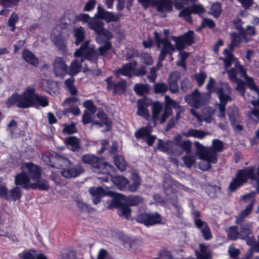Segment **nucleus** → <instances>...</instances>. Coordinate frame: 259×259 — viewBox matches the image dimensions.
<instances>
[{
  "mask_svg": "<svg viewBox=\"0 0 259 259\" xmlns=\"http://www.w3.org/2000/svg\"><path fill=\"white\" fill-rule=\"evenodd\" d=\"M21 172L17 175L15 183L22 187L33 189H38L46 190L49 188L48 182L41 179V170L39 166L31 162H24L21 164Z\"/></svg>",
  "mask_w": 259,
  "mask_h": 259,
  "instance_id": "1",
  "label": "nucleus"
},
{
  "mask_svg": "<svg viewBox=\"0 0 259 259\" xmlns=\"http://www.w3.org/2000/svg\"><path fill=\"white\" fill-rule=\"evenodd\" d=\"M224 54L225 58L223 59V61L226 69L229 68L233 62L235 63V68L228 71V76L230 80L235 82L237 81L238 79L236 77L237 71L240 74L241 76L244 77L251 90V92L248 95V100H250L253 106H259V89L255 84L252 79L246 75L243 67L235 60L233 55L229 50H225Z\"/></svg>",
  "mask_w": 259,
  "mask_h": 259,
  "instance_id": "2",
  "label": "nucleus"
},
{
  "mask_svg": "<svg viewBox=\"0 0 259 259\" xmlns=\"http://www.w3.org/2000/svg\"><path fill=\"white\" fill-rule=\"evenodd\" d=\"M35 88L33 86L27 87L21 94H14L7 100V105L9 107L15 104L22 108H27L31 107H42L49 105L48 98L41 95L35 93Z\"/></svg>",
  "mask_w": 259,
  "mask_h": 259,
  "instance_id": "3",
  "label": "nucleus"
},
{
  "mask_svg": "<svg viewBox=\"0 0 259 259\" xmlns=\"http://www.w3.org/2000/svg\"><path fill=\"white\" fill-rule=\"evenodd\" d=\"M194 145L196 148V155L201 160L199 166L202 170H208L211 167V163H217V153L224 149L223 143L218 139L212 140L211 147H205L198 142H195Z\"/></svg>",
  "mask_w": 259,
  "mask_h": 259,
  "instance_id": "4",
  "label": "nucleus"
},
{
  "mask_svg": "<svg viewBox=\"0 0 259 259\" xmlns=\"http://www.w3.org/2000/svg\"><path fill=\"white\" fill-rule=\"evenodd\" d=\"M43 160L53 167H62L61 175L66 178H72L78 176L83 172V167L80 165L71 166L70 161L55 153H46L42 155Z\"/></svg>",
  "mask_w": 259,
  "mask_h": 259,
  "instance_id": "5",
  "label": "nucleus"
},
{
  "mask_svg": "<svg viewBox=\"0 0 259 259\" xmlns=\"http://www.w3.org/2000/svg\"><path fill=\"white\" fill-rule=\"evenodd\" d=\"M74 57L78 59L72 61L68 69L67 73L71 76H74L79 73L81 69V63L85 59L91 61L97 59L98 55L94 51V48L91 46L89 41H85L74 53Z\"/></svg>",
  "mask_w": 259,
  "mask_h": 259,
  "instance_id": "6",
  "label": "nucleus"
},
{
  "mask_svg": "<svg viewBox=\"0 0 259 259\" xmlns=\"http://www.w3.org/2000/svg\"><path fill=\"white\" fill-rule=\"evenodd\" d=\"M215 80L209 77L208 82L206 85V88L209 95L213 92H216L220 101L218 105L219 113L218 116L221 119L225 117V106L229 101L231 100L230 94V88L227 83H220L217 85V89L214 88Z\"/></svg>",
  "mask_w": 259,
  "mask_h": 259,
  "instance_id": "7",
  "label": "nucleus"
},
{
  "mask_svg": "<svg viewBox=\"0 0 259 259\" xmlns=\"http://www.w3.org/2000/svg\"><path fill=\"white\" fill-rule=\"evenodd\" d=\"M248 179H250L253 184L255 185L257 190L259 192V166L256 174H254V168L253 167H248L239 170L231 181L229 189L231 192L235 191L246 183Z\"/></svg>",
  "mask_w": 259,
  "mask_h": 259,
  "instance_id": "8",
  "label": "nucleus"
},
{
  "mask_svg": "<svg viewBox=\"0 0 259 259\" xmlns=\"http://www.w3.org/2000/svg\"><path fill=\"white\" fill-rule=\"evenodd\" d=\"M81 159L84 163L90 164L94 168L96 173L109 174L113 171V167L109 163L99 159L93 155L86 154L82 156Z\"/></svg>",
  "mask_w": 259,
  "mask_h": 259,
  "instance_id": "9",
  "label": "nucleus"
},
{
  "mask_svg": "<svg viewBox=\"0 0 259 259\" xmlns=\"http://www.w3.org/2000/svg\"><path fill=\"white\" fill-rule=\"evenodd\" d=\"M154 35L157 47L161 49L159 59L156 64V69H158L162 66V62L166 55L167 54L171 55L172 53L175 51V48L166 38L160 39L157 32L155 31Z\"/></svg>",
  "mask_w": 259,
  "mask_h": 259,
  "instance_id": "10",
  "label": "nucleus"
},
{
  "mask_svg": "<svg viewBox=\"0 0 259 259\" xmlns=\"http://www.w3.org/2000/svg\"><path fill=\"white\" fill-rule=\"evenodd\" d=\"M90 112L84 111L82 117V121L83 124H86L90 122H92V125H96L99 127L105 125L106 127V131H108L111 127V121L107 117L103 110H99L97 114V117L100 120L99 121H93V114Z\"/></svg>",
  "mask_w": 259,
  "mask_h": 259,
  "instance_id": "11",
  "label": "nucleus"
},
{
  "mask_svg": "<svg viewBox=\"0 0 259 259\" xmlns=\"http://www.w3.org/2000/svg\"><path fill=\"white\" fill-rule=\"evenodd\" d=\"M172 113L171 109L164 107L159 102H154L152 104V118L155 124V122L159 120L161 123L164 122L166 118Z\"/></svg>",
  "mask_w": 259,
  "mask_h": 259,
  "instance_id": "12",
  "label": "nucleus"
},
{
  "mask_svg": "<svg viewBox=\"0 0 259 259\" xmlns=\"http://www.w3.org/2000/svg\"><path fill=\"white\" fill-rule=\"evenodd\" d=\"M89 192L93 197V200L95 204L98 203L100 201L101 199L106 195L113 197V198L112 200V202H119L116 198L122 199L123 197V196L121 194H116L108 190H105L100 187L90 188Z\"/></svg>",
  "mask_w": 259,
  "mask_h": 259,
  "instance_id": "13",
  "label": "nucleus"
},
{
  "mask_svg": "<svg viewBox=\"0 0 259 259\" xmlns=\"http://www.w3.org/2000/svg\"><path fill=\"white\" fill-rule=\"evenodd\" d=\"M209 95L207 93H200L196 89L190 95L185 97V101L191 106L198 108L208 99Z\"/></svg>",
  "mask_w": 259,
  "mask_h": 259,
  "instance_id": "14",
  "label": "nucleus"
},
{
  "mask_svg": "<svg viewBox=\"0 0 259 259\" xmlns=\"http://www.w3.org/2000/svg\"><path fill=\"white\" fill-rule=\"evenodd\" d=\"M244 203L247 204L245 208L239 214L238 218L242 220L249 215L252 210L253 206L255 202V193L252 192L242 196Z\"/></svg>",
  "mask_w": 259,
  "mask_h": 259,
  "instance_id": "15",
  "label": "nucleus"
},
{
  "mask_svg": "<svg viewBox=\"0 0 259 259\" xmlns=\"http://www.w3.org/2000/svg\"><path fill=\"white\" fill-rule=\"evenodd\" d=\"M172 40L175 42V49L183 50L186 46H190L194 43V32L189 31L180 37H172Z\"/></svg>",
  "mask_w": 259,
  "mask_h": 259,
  "instance_id": "16",
  "label": "nucleus"
},
{
  "mask_svg": "<svg viewBox=\"0 0 259 259\" xmlns=\"http://www.w3.org/2000/svg\"><path fill=\"white\" fill-rule=\"evenodd\" d=\"M137 220L146 226L155 225L161 221L160 215L157 212L141 214L137 217Z\"/></svg>",
  "mask_w": 259,
  "mask_h": 259,
  "instance_id": "17",
  "label": "nucleus"
},
{
  "mask_svg": "<svg viewBox=\"0 0 259 259\" xmlns=\"http://www.w3.org/2000/svg\"><path fill=\"white\" fill-rule=\"evenodd\" d=\"M122 16V15L121 13L115 14L113 13L106 11L100 6H98L97 12L95 15L96 17L99 19L105 20L108 22L111 21H117L120 19Z\"/></svg>",
  "mask_w": 259,
  "mask_h": 259,
  "instance_id": "18",
  "label": "nucleus"
},
{
  "mask_svg": "<svg viewBox=\"0 0 259 259\" xmlns=\"http://www.w3.org/2000/svg\"><path fill=\"white\" fill-rule=\"evenodd\" d=\"M54 72L57 76L63 77L68 72V66L61 57H56L54 61Z\"/></svg>",
  "mask_w": 259,
  "mask_h": 259,
  "instance_id": "19",
  "label": "nucleus"
},
{
  "mask_svg": "<svg viewBox=\"0 0 259 259\" xmlns=\"http://www.w3.org/2000/svg\"><path fill=\"white\" fill-rule=\"evenodd\" d=\"M107 83V89L112 90L114 94L123 93L126 88V82L124 80L118 81H113L111 77L106 79Z\"/></svg>",
  "mask_w": 259,
  "mask_h": 259,
  "instance_id": "20",
  "label": "nucleus"
},
{
  "mask_svg": "<svg viewBox=\"0 0 259 259\" xmlns=\"http://www.w3.org/2000/svg\"><path fill=\"white\" fill-rule=\"evenodd\" d=\"M250 40V38L246 37L244 29L241 27L239 29L238 34H234L232 35V42L229 46L230 49L233 50L235 47L238 46L241 43H247Z\"/></svg>",
  "mask_w": 259,
  "mask_h": 259,
  "instance_id": "21",
  "label": "nucleus"
},
{
  "mask_svg": "<svg viewBox=\"0 0 259 259\" xmlns=\"http://www.w3.org/2000/svg\"><path fill=\"white\" fill-rule=\"evenodd\" d=\"M111 179L112 182L120 189L122 190L128 184V180L125 177L121 176H116L112 177L110 175L105 176L102 177H99V179L101 180L102 182H107L109 179Z\"/></svg>",
  "mask_w": 259,
  "mask_h": 259,
  "instance_id": "22",
  "label": "nucleus"
},
{
  "mask_svg": "<svg viewBox=\"0 0 259 259\" xmlns=\"http://www.w3.org/2000/svg\"><path fill=\"white\" fill-rule=\"evenodd\" d=\"M59 27L54 28L51 34V39L56 46L59 49H63L66 45L65 39L63 38L62 32Z\"/></svg>",
  "mask_w": 259,
  "mask_h": 259,
  "instance_id": "23",
  "label": "nucleus"
},
{
  "mask_svg": "<svg viewBox=\"0 0 259 259\" xmlns=\"http://www.w3.org/2000/svg\"><path fill=\"white\" fill-rule=\"evenodd\" d=\"M149 105V103L146 102L144 99L139 100L137 102V114L144 117L146 119H150V115L147 107Z\"/></svg>",
  "mask_w": 259,
  "mask_h": 259,
  "instance_id": "24",
  "label": "nucleus"
},
{
  "mask_svg": "<svg viewBox=\"0 0 259 259\" xmlns=\"http://www.w3.org/2000/svg\"><path fill=\"white\" fill-rule=\"evenodd\" d=\"M158 147L161 151L163 152H167L168 153H173L175 155L179 156L182 153L181 151H176L175 152L173 151V149L175 148V145L170 141L164 143L163 141L159 140Z\"/></svg>",
  "mask_w": 259,
  "mask_h": 259,
  "instance_id": "25",
  "label": "nucleus"
},
{
  "mask_svg": "<svg viewBox=\"0 0 259 259\" xmlns=\"http://www.w3.org/2000/svg\"><path fill=\"white\" fill-rule=\"evenodd\" d=\"M136 65L137 63L136 62H131L117 70V74L132 76L135 73Z\"/></svg>",
  "mask_w": 259,
  "mask_h": 259,
  "instance_id": "26",
  "label": "nucleus"
},
{
  "mask_svg": "<svg viewBox=\"0 0 259 259\" xmlns=\"http://www.w3.org/2000/svg\"><path fill=\"white\" fill-rule=\"evenodd\" d=\"M89 27L91 29L94 30L97 34L98 36L96 38V39L98 43L99 44H101L100 35L101 33L104 29L103 23L101 21H97L93 18L92 22H90Z\"/></svg>",
  "mask_w": 259,
  "mask_h": 259,
  "instance_id": "27",
  "label": "nucleus"
},
{
  "mask_svg": "<svg viewBox=\"0 0 259 259\" xmlns=\"http://www.w3.org/2000/svg\"><path fill=\"white\" fill-rule=\"evenodd\" d=\"M195 224L197 228L201 230L205 239L208 240L211 237V234L207 224L199 219H195Z\"/></svg>",
  "mask_w": 259,
  "mask_h": 259,
  "instance_id": "28",
  "label": "nucleus"
},
{
  "mask_svg": "<svg viewBox=\"0 0 259 259\" xmlns=\"http://www.w3.org/2000/svg\"><path fill=\"white\" fill-rule=\"evenodd\" d=\"M209 134H210L208 132H205L202 130L196 129H190L187 132L183 133V135L186 137H193L199 139H202L205 136L209 135Z\"/></svg>",
  "mask_w": 259,
  "mask_h": 259,
  "instance_id": "29",
  "label": "nucleus"
},
{
  "mask_svg": "<svg viewBox=\"0 0 259 259\" xmlns=\"http://www.w3.org/2000/svg\"><path fill=\"white\" fill-rule=\"evenodd\" d=\"M157 9L161 12H169L172 8L171 0H158L156 4Z\"/></svg>",
  "mask_w": 259,
  "mask_h": 259,
  "instance_id": "30",
  "label": "nucleus"
},
{
  "mask_svg": "<svg viewBox=\"0 0 259 259\" xmlns=\"http://www.w3.org/2000/svg\"><path fill=\"white\" fill-rule=\"evenodd\" d=\"M23 59L28 63L33 66H37L38 64V60L35 55L28 50H24L22 53Z\"/></svg>",
  "mask_w": 259,
  "mask_h": 259,
  "instance_id": "31",
  "label": "nucleus"
},
{
  "mask_svg": "<svg viewBox=\"0 0 259 259\" xmlns=\"http://www.w3.org/2000/svg\"><path fill=\"white\" fill-rule=\"evenodd\" d=\"M64 142L71 147L73 151H77L79 148V140L74 136H70L64 139Z\"/></svg>",
  "mask_w": 259,
  "mask_h": 259,
  "instance_id": "32",
  "label": "nucleus"
},
{
  "mask_svg": "<svg viewBox=\"0 0 259 259\" xmlns=\"http://www.w3.org/2000/svg\"><path fill=\"white\" fill-rule=\"evenodd\" d=\"M77 16L73 10H67L65 12L63 20L64 23L66 24H70L74 23L76 21Z\"/></svg>",
  "mask_w": 259,
  "mask_h": 259,
  "instance_id": "33",
  "label": "nucleus"
},
{
  "mask_svg": "<svg viewBox=\"0 0 259 259\" xmlns=\"http://www.w3.org/2000/svg\"><path fill=\"white\" fill-rule=\"evenodd\" d=\"M152 132V127L147 126L145 127L141 128L135 133V137L138 138H143L149 136Z\"/></svg>",
  "mask_w": 259,
  "mask_h": 259,
  "instance_id": "34",
  "label": "nucleus"
},
{
  "mask_svg": "<svg viewBox=\"0 0 259 259\" xmlns=\"http://www.w3.org/2000/svg\"><path fill=\"white\" fill-rule=\"evenodd\" d=\"M214 113V110L210 107L206 108L203 110V114L202 115V121L204 120L207 123L212 122L214 119L212 116Z\"/></svg>",
  "mask_w": 259,
  "mask_h": 259,
  "instance_id": "35",
  "label": "nucleus"
},
{
  "mask_svg": "<svg viewBox=\"0 0 259 259\" xmlns=\"http://www.w3.org/2000/svg\"><path fill=\"white\" fill-rule=\"evenodd\" d=\"M246 243L248 245L252 247V248L249 250L247 255V258L249 259L252 255L254 250L259 252V245L255 242L254 239L252 238H248L246 240Z\"/></svg>",
  "mask_w": 259,
  "mask_h": 259,
  "instance_id": "36",
  "label": "nucleus"
},
{
  "mask_svg": "<svg viewBox=\"0 0 259 259\" xmlns=\"http://www.w3.org/2000/svg\"><path fill=\"white\" fill-rule=\"evenodd\" d=\"M74 79L73 77L67 79L65 81V85L67 90L72 95H75L77 93V90L74 85Z\"/></svg>",
  "mask_w": 259,
  "mask_h": 259,
  "instance_id": "37",
  "label": "nucleus"
},
{
  "mask_svg": "<svg viewBox=\"0 0 259 259\" xmlns=\"http://www.w3.org/2000/svg\"><path fill=\"white\" fill-rule=\"evenodd\" d=\"M84 29L82 27L75 28L74 30V35L75 37V44L78 46L84 38Z\"/></svg>",
  "mask_w": 259,
  "mask_h": 259,
  "instance_id": "38",
  "label": "nucleus"
},
{
  "mask_svg": "<svg viewBox=\"0 0 259 259\" xmlns=\"http://www.w3.org/2000/svg\"><path fill=\"white\" fill-rule=\"evenodd\" d=\"M133 183L129 185L128 189L131 192H136L141 184V179L137 175H134L132 178Z\"/></svg>",
  "mask_w": 259,
  "mask_h": 259,
  "instance_id": "39",
  "label": "nucleus"
},
{
  "mask_svg": "<svg viewBox=\"0 0 259 259\" xmlns=\"http://www.w3.org/2000/svg\"><path fill=\"white\" fill-rule=\"evenodd\" d=\"M115 164L120 171H124L126 168V163L124 158L121 155H117L114 157Z\"/></svg>",
  "mask_w": 259,
  "mask_h": 259,
  "instance_id": "40",
  "label": "nucleus"
},
{
  "mask_svg": "<svg viewBox=\"0 0 259 259\" xmlns=\"http://www.w3.org/2000/svg\"><path fill=\"white\" fill-rule=\"evenodd\" d=\"M134 90L139 95H144L149 92V85L148 84H136L134 87Z\"/></svg>",
  "mask_w": 259,
  "mask_h": 259,
  "instance_id": "41",
  "label": "nucleus"
},
{
  "mask_svg": "<svg viewBox=\"0 0 259 259\" xmlns=\"http://www.w3.org/2000/svg\"><path fill=\"white\" fill-rule=\"evenodd\" d=\"M37 252L34 250L24 251L19 253V256L21 259H35Z\"/></svg>",
  "mask_w": 259,
  "mask_h": 259,
  "instance_id": "42",
  "label": "nucleus"
},
{
  "mask_svg": "<svg viewBox=\"0 0 259 259\" xmlns=\"http://www.w3.org/2000/svg\"><path fill=\"white\" fill-rule=\"evenodd\" d=\"M21 197V192L19 188L16 187L10 191V194H8L7 199H12L14 201Z\"/></svg>",
  "mask_w": 259,
  "mask_h": 259,
  "instance_id": "43",
  "label": "nucleus"
},
{
  "mask_svg": "<svg viewBox=\"0 0 259 259\" xmlns=\"http://www.w3.org/2000/svg\"><path fill=\"white\" fill-rule=\"evenodd\" d=\"M192 14V11H191V8L190 7H186L183 9L179 14V16L180 17H183L184 19L188 22L191 21V14Z\"/></svg>",
  "mask_w": 259,
  "mask_h": 259,
  "instance_id": "44",
  "label": "nucleus"
},
{
  "mask_svg": "<svg viewBox=\"0 0 259 259\" xmlns=\"http://www.w3.org/2000/svg\"><path fill=\"white\" fill-rule=\"evenodd\" d=\"M228 237L231 240H236L239 238V233L237 231L236 227H230L227 231Z\"/></svg>",
  "mask_w": 259,
  "mask_h": 259,
  "instance_id": "45",
  "label": "nucleus"
},
{
  "mask_svg": "<svg viewBox=\"0 0 259 259\" xmlns=\"http://www.w3.org/2000/svg\"><path fill=\"white\" fill-rule=\"evenodd\" d=\"M250 225H244L241 227L240 232L239 233V238L245 239L250 233Z\"/></svg>",
  "mask_w": 259,
  "mask_h": 259,
  "instance_id": "46",
  "label": "nucleus"
},
{
  "mask_svg": "<svg viewBox=\"0 0 259 259\" xmlns=\"http://www.w3.org/2000/svg\"><path fill=\"white\" fill-rule=\"evenodd\" d=\"M83 106L87 109V111L95 113L97 108L94 105L93 101L91 100H87L83 103Z\"/></svg>",
  "mask_w": 259,
  "mask_h": 259,
  "instance_id": "47",
  "label": "nucleus"
},
{
  "mask_svg": "<svg viewBox=\"0 0 259 259\" xmlns=\"http://www.w3.org/2000/svg\"><path fill=\"white\" fill-rule=\"evenodd\" d=\"M131 212V209L127 206H121L118 208V214L125 218H128Z\"/></svg>",
  "mask_w": 259,
  "mask_h": 259,
  "instance_id": "48",
  "label": "nucleus"
},
{
  "mask_svg": "<svg viewBox=\"0 0 259 259\" xmlns=\"http://www.w3.org/2000/svg\"><path fill=\"white\" fill-rule=\"evenodd\" d=\"M18 15L15 13H13L8 20V25L12 27V31H14L15 30V24L18 22Z\"/></svg>",
  "mask_w": 259,
  "mask_h": 259,
  "instance_id": "49",
  "label": "nucleus"
},
{
  "mask_svg": "<svg viewBox=\"0 0 259 259\" xmlns=\"http://www.w3.org/2000/svg\"><path fill=\"white\" fill-rule=\"evenodd\" d=\"M93 18H90L89 15L87 14L81 13L77 16L76 20L82 22L83 24L87 23L88 26Z\"/></svg>",
  "mask_w": 259,
  "mask_h": 259,
  "instance_id": "50",
  "label": "nucleus"
},
{
  "mask_svg": "<svg viewBox=\"0 0 259 259\" xmlns=\"http://www.w3.org/2000/svg\"><path fill=\"white\" fill-rule=\"evenodd\" d=\"M222 9L220 3L213 4L210 8V13L214 17H218L221 13Z\"/></svg>",
  "mask_w": 259,
  "mask_h": 259,
  "instance_id": "51",
  "label": "nucleus"
},
{
  "mask_svg": "<svg viewBox=\"0 0 259 259\" xmlns=\"http://www.w3.org/2000/svg\"><path fill=\"white\" fill-rule=\"evenodd\" d=\"M183 160L187 167H191L196 161V157L194 155L187 154L183 158Z\"/></svg>",
  "mask_w": 259,
  "mask_h": 259,
  "instance_id": "52",
  "label": "nucleus"
},
{
  "mask_svg": "<svg viewBox=\"0 0 259 259\" xmlns=\"http://www.w3.org/2000/svg\"><path fill=\"white\" fill-rule=\"evenodd\" d=\"M194 78L197 82L199 86H201L206 78V75L204 72H201L195 74L194 75Z\"/></svg>",
  "mask_w": 259,
  "mask_h": 259,
  "instance_id": "53",
  "label": "nucleus"
},
{
  "mask_svg": "<svg viewBox=\"0 0 259 259\" xmlns=\"http://www.w3.org/2000/svg\"><path fill=\"white\" fill-rule=\"evenodd\" d=\"M142 200L139 196H130L127 198L126 202L130 205L135 206L142 202Z\"/></svg>",
  "mask_w": 259,
  "mask_h": 259,
  "instance_id": "54",
  "label": "nucleus"
},
{
  "mask_svg": "<svg viewBox=\"0 0 259 259\" xmlns=\"http://www.w3.org/2000/svg\"><path fill=\"white\" fill-rule=\"evenodd\" d=\"M167 90V86L165 83H156L154 84V91L156 93H164Z\"/></svg>",
  "mask_w": 259,
  "mask_h": 259,
  "instance_id": "55",
  "label": "nucleus"
},
{
  "mask_svg": "<svg viewBox=\"0 0 259 259\" xmlns=\"http://www.w3.org/2000/svg\"><path fill=\"white\" fill-rule=\"evenodd\" d=\"M112 45L110 42L107 41L103 46L99 48L98 50L102 56H105L108 51L111 49Z\"/></svg>",
  "mask_w": 259,
  "mask_h": 259,
  "instance_id": "56",
  "label": "nucleus"
},
{
  "mask_svg": "<svg viewBox=\"0 0 259 259\" xmlns=\"http://www.w3.org/2000/svg\"><path fill=\"white\" fill-rule=\"evenodd\" d=\"M190 8H191L192 14H200L204 11V8L200 4L192 5Z\"/></svg>",
  "mask_w": 259,
  "mask_h": 259,
  "instance_id": "57",
  "label": "nucleus"
},
{
  "mask_svg": "<svg viewBox=\"0 0 259 259\" xmlns=\"http://www.w3.org/2000/svg\"><path fill=\"white\" fill-rule=\"evenodd\" d=\"M165 105V107H167L170 108L172 107L175 108H177L179 107V104L174 100H172L169 96L165 95L164 97Z\"/></svg>",
  "mask_w": 259,
  "mask_h": 259,
  "instance_id": "58",
  "label": "nucleus"
},
{
  "mask_svg": "<svg viewBox=\"0 0 259 259\" xmlns=\"http://www.w3.org/2000/svg\"><path fill=\"white\" fill-rule=\"evenodd\" d=\"M141 57L143 63L148 65L152 64L153 61L152 58L149 54L144 53L141 55Z\"/></svg>",
  "mask_w": 259,
  "mask_h": 259,
  "instance_id": "59",
  "label": "nucleus"
},
{
  "mask_svg": "<svg viewBox=\"0 0 259 259\" xmlns=\"http://www.w3.org/2000/svg\"><path fill=\"white\" fill-rule=\"evenodd\" d=\"M192 143L189 140L183 141L180 144L181 147L185 151L187 154L190 152L191 149Z\"/></svg>",
  "mask_w": 259,
  "mask_h": 259,
  "instance_id": "60",
  "label": "nucleus"
},
{
  "mask_svg": "<svg viewBox=\"0 0 259 259\" xmlns=\"http://www.w3.org/2000/svg\"><path fill=\"white\" fill-rule=\"evenodd\" d=\"M245 33H246V37H252L256 35V31L255 28L252 26L248 25L244 29Z\"/></svg>",
  "mask_w": 259,
  "mask_h": 259,
  "instance_id": "61",
  "label": "nucleus"
},
{
  "mask_svg": "<svg viewBox=\"0 0 259 259\" xmlns=\"http://www.w3.org/2000/svg\"><path fill=\"white\" fill-rule=\"evenodd\" d=\"M64 112L66 113H71L74 115H78L80 113V110L77 106H71L65 109Z\"/></svg>",
  "mask_w": 259,
  "mask_h": 259,
  "instance_id": "62",
  "label": "nucleus"
},
{
  "mask_svg": "<svg viewBox=\"0 0 259 259\" xmlns=\"http://www.w3.org/2000/svg\"><path fill=\"white\" fill-rule=\"evenodd\" d=\"M63 132L69 134H72L76 132V128L74 124H71L70 125H65Z\"/></svg>",
  "mask_w": 259,
  "mask_h": 259,
  "instance_id": "63",
  "label": "nucleus"
},
{
  "mask_svg": "<svg viewBox=\"0 0 259 259\" xmlns=\"http://www.w3.org/2000/svg\"><path fill=\"white\" fill-rule=\"evenodd\" d=\"M78 101V99L75 97H68L62 103V106L65 107L67 105L74 104Z\"/></svg>",
  "mask_w": 259,
  "mask_h": 259,
  "instance_id": "64",
  "label": "nucleus"
}]
</instances>
